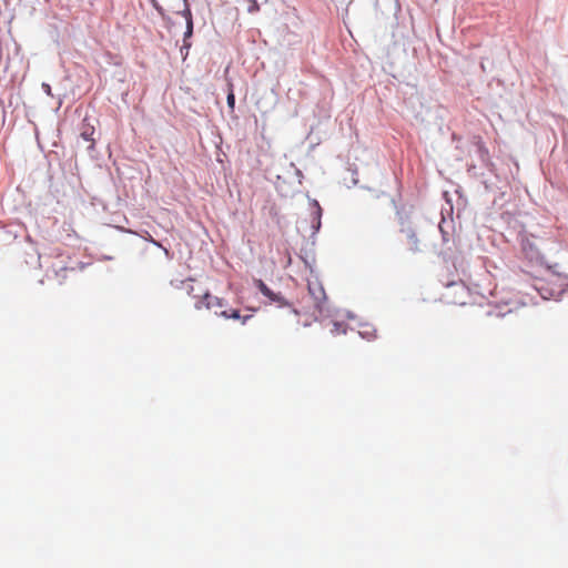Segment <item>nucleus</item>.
<instances>
[{
  "label": "nucleus",
  "instance_id": "10",
  "mask_svg": "<svg viewBox=\"0 0 568 568\" xmlns=\"http://www.w3.org/2000/svg\"><path fill=\"white\" fill-rule=\"evenodd\" d=\"M145 240L149 241L150 243H152L154 246L162 248L164 254H165V256L168 258H171L170 251L166 247H164L161 242L154 240L149 233H148V237H145Z\"/></svg>",
  "mask_w": 568,
  "mask_h": 568
},
{
  "label": "nucleus",
  "instance_id": "19",
  "mask_svg": "<svg viewBox=\"0 0 568 568\" xmlns=\"http://www.w3.org/2000/svg\"><path fill=\"white\" fill-rule=\"evenodd\" d=\"M42 89L48 95H52L51 87L48 83H42Z\"/></svg>",
  "mask_w": 568,
  "mask_h": 568
},
{
  "label": "nucleus",
  "instance_id": "25",
  "mask_svg": "<svg viewBox=\"0 0 568 568\" xmlns=\"http://www.w3.org/2000/svg\"><path fill=\"white\" fill-rule=\"evenodd\" d=\"M296 174H297V176H300V178H302V176H303V174H302V172H301L300 170H296Z\"/></svg>",
  "mask_w": 568,
  "mask_h": 568
},
{
  "label": "nucleus",
  "instance_id": "22",
  "mask_svg": "<svg viewBox=\"0 0 568 568\" xmlns=\"http://www.w3.org/2000/svg\"><path fill=\"white\" fill-rule=\"evenodd\" d=\"M102 260H104V261H111V260H113V257H112V256H110V255H103V256H102Z\"/></svg>",
  "mask_w": 568,
  "mask_h": 568
},
{
  "label": "nucleus",
  "instance_id": "16",
  "mask_svg": "<svg viewBox=\"0 0 568 568\" xmlns=\"http://www.w3.org/2000/svg\"><path fill=\"white\" fill-rule=\"evenodd\" d=\"M190 48H191V42L183 41V45L181 48V54L183 55V59H185L186 55L189 54Z\"/></svg>",
  "mask_w": 568,
  "mask_h": 568
},
{
  "label": "nucleus",
  "instance_id": "12",
  "mask_svg": "<svg viewBox=\"0 0 568 568\" xmlns=\"http://www.w3.org/2000/svg\"><path fill=\"white\" fill-rule=\"evenodd\" d=\"M183 2H184V9L182 11H180L179 13L185 19V23H186L189 20H193V18H192V12H191L190 6L187 3V0H183Z\"/></svg>",
  "mask_w": 568,
  "mask_h": 568
},
{
  "label": "nucleus",
  "instance_id": "1",
  "mask_svg": "<svg viewBox=\"0 0 568 568\" xmlns=\"http://www.w3.org/2000/svg\"><path fill=\"white\" fill-rule=\"evenodd\" d=\"M396 215L399 223V232L404 234L409 243V251L413 253L420 252L419 247V239L417 236L416 224L413 221L409 212H407L404 207L397 209Z\"/></svg>",
  "mask_w": 568,
  "mask_h": 568
},
{
  "label": "nucleus",
  "instance_id": "9",
  "mask_svg": "<svg viewBox=\"0 0 568 568\" xmlns=\"http://www.w3.org/2000/svg\"><path fill=\"white\" fill-rule=\"evenodd\" d=\"M254 285L264 296L271 294V288L262 280L255 278Z\"/></svg>",
  "mask_w": 568,
  "mask_h": 568
},
{
  "label": "nucleus",
  "instance_id": "15",
  "mask_svg": "<svg viewBox=\"0 0 568 568\" xmlns=\"http://www.w3.org/2000/svg\"><path fill=\"white\" fill-rule=\"evenodd\" d=\"M226 103H227V106L230 109H234V106H235V95H234L232 90L227 93Z\"/></svg>",
  "mask_w": 568,
  "mask_h": 568
},
{
  "label": "nucleus",
  "instance_id": "6",
  "mask_svg": "<svg viewBox=\"0 0 568 568\" xmlns=\"http://www.w3.org/2000/svg\"><path fill=\"white\" fill-rule=\"evenodd\" d=\"M265 297L270 300V303H277L278 307L290 306V303L280 293H274L272 290L271 294Z\"/></svg>",
  "mask_w": 568,
  "mask_h": 568
},
{
  "label": "nucleus",
  "instance_id": "14",
  "mask_svg": "<svg viewBox=\"0 0 568 568\" xmlns=\"http://www.w3.org/2000/svg\"><path fill=\"white\" fill-rule=\"evenodd\" d=\"M374 333H375V329H374V328H372V329L367 328V329H364V331H359V332H358V334H359V336H361V337H363V338H367V339L373 338V337L375 336V335H374Z\"/></svg>",
  "mask_w": 568,
  "mask_h": 568
},
{
  "label": "nucleus",
  "instance_id": "7",
  "mask_svg": "<svg viewBox=\"0 0 568 568\" xmlns=\"http://www.w3.org/2000/svg\"><path fill=\"white\" fill-rule=\"evenodd\" d=\"M265 297L270 300V303H277L278 307L290 306V303L280 293H274L272 290L271 294Z\"/></svg>",
  "mask_w": 568,
  "mask_h": 568
},
{
  "label": "nucleus",
  "instance_id": "26",
  "mask_svg": "<svg viewBox=\"0 0 568 568\" xmlns=\"http://www.w3.org/2000/svg\"><path fill=\"white\" fill-rule=\"evenodd\" d=\"M155 9L161 12L162 11V8H160L159 6L155 4Z\"/></svg>",
  "mask_w": 568,
  "mask_h": 568
},
{
  "label": "nucleus",
  "instance_id": "11",
  "mask_svg": "<svg viewBox=\"0 0 568 568\" xmlns=\"http://www.w3.org/2000/svg\"><path fill=\"white\" fill-rule=\"evenodd\" d=\"M219 315L222 316V317L232 318V320H240V318H242L239 310H231L230 312L222 311Z\"/></svg>",
  "mask_w": 568,
  "mask_h": 568
},
{
  "label": "nucleus",
  "instance_id": "13",
  "mask_svg": "<svg viewBox=\"0 0 568 568\" xmlns=\"http://www.w3.org/2000/svg\"><path fill=\"white\" fill-rule=\"evenodd\" d=\"M193 34V20L186 22V28L183 34V41H187Z\"/></svg>",
  "mask_w": 568,
  "mask_h": 568
},
{
  "label": "nucleus",
  "instance_id": "18",
  "mask_svg": "<svg viewBox=\"0 0 568 568\" xmlns=\"http://www.w3.org/2000/svg\"><path fill=\"white\" fill-rule=\"evenodd\" d=\"M342 326H343V325H342V323H339V322H334V324H333V329H332V334H337V333L339 332V329H341V327H342Z\"/></svg>",
  "mask_w": 568,
  "mask_h": 568
},
{
  "label": "nucleus",
  "instance_id": "3",
  "mask_svg": "<svg viewBox=\"0 0 568 568\" xmlns=\"http://www.w3.org/2000/svg\"><path fill=\"white\" fill-rule=\"evenodd\" d=\"M310 205L312 207L311 224H312L313 235H315L321 230V226H322L323 210H322L318 201L315 199H310Z\"/></svg>",
  "mask_w": 568,
  "mask_h": 568
},
{
  "label": "nucleus",
  "instance_id": "20",
  "mask_svg": "<svg viewBox=\"0 0 568 568\" xmlns=\"http://www.w3.org/2000/svg\"><path fill=\"white\" fill-rule=\"evenodd\" d=\"M548 293H549V291L547 288H545L544 291H540V294H541L542 298H545V300L549 298Z\"/></svg>",
  "mask_w": 568,
  "mask_h": 568
},
{
  "label": "nucleus",
  "instance_id": "5",
  "mask_svg": "<svg viewBox=\"0 0 568 568\" xmlns=\"http://www.w3.org/2000/svg\"><path fill=\"white\" fill-rule=\"evenodd\" d=\"M202 303H204L205 307L209 308V310L213 308V307H223L226 304V302L223 298H220L217 296H213L210 293H205L203 295V301L197 302L195 304V307L200 308Z\"/></svg>",
  "mask_w": 568,
  "mask_h": 568
},
{
  "label": "nucleus",
  "instance_id": "17",
  "mask_svg": "<svg viewBox=\"0 0 568 568\" xmlns=\"http://www.w3.org/2000/svg\"><path fill=\"white\" fill-rule=\"evenodd\" d=\"M251 2V4L248 6L247 8V11L250 13H254L256 11H258L260 7H258V3L256 0H248Z\"/></svg>",
  "mask_w": 568,
  "mask_h": 568
},
{
  "label": "nucleus",
  "instance_id": "8",
  "mask_svg": "<svg viewBox=\"0 0 568 568\" xmlns=\"http://www.w3.org/2000/svg\"><path fill=\"white\" fill-rule=\"evenodd\" d=\"M301 258L303 260L305 266L312 271V267L315 263L314 254L312 252L306 251L304 255H301Z\"/></svg>",
  "mask_w": 568,
  "mask_h": 568
},
{
  "label": "nucleus",
  "instance_id": "21",
  "mask_svg": "<svg viewBox=\"0 0 568 568\" xmlns=\"http://www.w3.org/2000/svg\"><path fill=\"white\" fill-rule=\"evenodd\" d=\"M548 293H549V291L547 288H545L544 291H540V294H541L542 298H545V300L549 298Z\"/></svg>",
  "mask_w": 568,
  "mask_h": 568
},
{
  "label": "nucleus",
  "instance_id": "24",
  "mask_svg": "<svg viewBox=\"0 0 568 568\" xmlns=\"http://www.w3.org/2000/svg\"><path fill=\"white\" fill-rule=\"evenodd\" d=\"M250 317H251L250 315L244 316V317L242 318V322H243V323H245Z\"/></svg>",
  "mask_w": 568,
  "mask_h": 568
},
{
  "label": "nucleus",
  "instance_id": "4",
  "mask_svg": "<svg viewBox=\"0 0 568 568\" xmlns=\"http://www.w3.org/2000/svg\"><path fill=\"white\" fill-rule=\"evenodd\" d=\"M85 122H87V118L83 120V124H82L81 132H80V138L87 142H90L87 150L91 153L95 146V140L93 138L95 129L93 125L85 123Z\"/></svg>",
  "mask_w": 568,
  "mask_h": 568
},
{
  "label": "nucleus",
  "instance_id": "2",
  "mask_svg": "<svg viewBox=\"0 0 568 568\" xmlns=\"http://www.w3.org/2000/svg\"><path fill=\"white\" fill-rule=\"evenodd\" d=\"M308 292L315 302V307L320 311V313H323L324 303L327 297H326V293H325V290L322 286V284L308 283Z\"/></svg>",
  "mask_w": 568,
  "mask_h": 568
},
{
  "label": "nucleus",
  "instance_id": "23",
  "mask_svg": "<svg viewBox=\"0 0 568 568\" xmlns=\"http://www.w3.org/2000/svg\"><path fill=\"white\" fill-rule=\"evenodd\" d=\"M346 316H347V318H351V320L354 318V314L349 311L346 313Z\"/></svg>",
  "mask_w": 568,
  "mask_h": 568
}]
</instances>
